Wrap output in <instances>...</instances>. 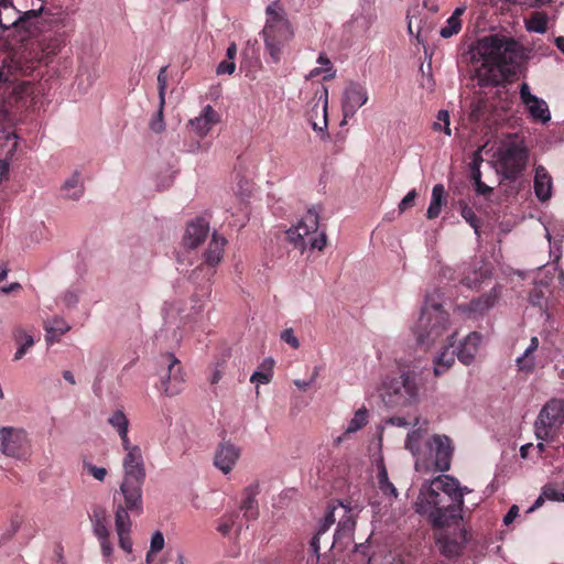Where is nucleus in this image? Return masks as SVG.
<instances>
[{
	"mask_svg": "<svg viewBox=\"0 0 564 564\" xmlns=\"http://www.w3.org/2000/svg\"><path fill=\"white\" fill-rule=\"evenodd\" d=\"M64 196L70 199H78L84 193V186L80 182L79 173L75 172L62 186Z\"/></svg>",
	"mask_w": 564,
	"mask_h": 564,
	"instance_id": "2f4dec72",
	"label": "nucleus"
},
{
	"mask_svg": "<svg viewBox=\"0 0 564 564\" xmlns=\"http://www.w3.org/2000/svg\"><path fill=\"white\" fill-rule=\"evenodd\" d=\"M209 223L198 217L194 221L189 223L184 235V243L189 248L198 247L208 236Z\"/></svg>",
	"mask_w": 564,
	"mask_h": 564,
	"instance_id": "4be33fe9",
	"label": "nucleus"
},
{
	"mask_svg": "<svg viewBox=\"0 0 564 564\" xmlns=\"http://www.w3.org/2000/svg\"><path fill=\"white\" fill-rule=\"evenodd\" d=\"M368 423V411L362 408L356 411L354 417L349 421L346 434L355 433Z\"/></svg>",
	"mask_w": 564,
	"mask_h": 564,
	"instance_id": "4c0bfd02",
	"label": "nucleus"
},
{
	"mask_svg": "<svg viewBox=\"0 0 564 564\" xmlns=\"http://www.w3.org/2000/svg\"><path fill=\"white\" fill-rule=\"evenodd\" d=\"M317 63L323 65L324 68H314L311 70V77L318 76L321 73H329L324 79H330L335 77V70L333 68L330 59L327 57L325 53H321L317 58Z\"/></svg>",
	"mask_w": 564,
	"mask_h": 564,
	"instance_id": "ea45409f",
	"label": "nucleus"
},
{
	"mask_svg": "<svg viewBox=\"0 0 564 564\" xmlns=\"http://www.w3.org/2000/svg\"><path fill=\"white\" fill-rule=\"evenodd\" d=\"M265 15V24L261 32L264 50L271 62L278 64L282 59L284 48L294 37V30L283 4L279 0L267 7Z\"/></svg>",
	"mask_w": 564,
	"mask_h": 564,
	"instance_id": "7ed1b4c3",
	"label": "nucleus"
},
{
	"mask_svg": "<svg viewBox=\"0 0 564 564\" xmlns=\"http://www.w3.org/2000/svg\"><path fill=\"white\" fill-rule=\"evenodd\" d=\"M159 365L162 368L160 376V390L166 395L178 394L184 386V376L181 361L173 354H163L160 356Z\"/></svg>",
	"mask_w": 564,
	"mask_h": 564,
	"instance_id": "9b49d317",
	"label": "nucleus"
},
{
	"mask_svg": "<svg viewBox=\"0 0 564 564\" xmlns=\"http://www.w3.org/2000/svg\"><path fill=\"white\" fill-rule=\"evenodd\" d=\"M529 150L523 141L510 140L499 149L498 162L505 178L517 180L525 170Z\"/></svg>",
	"mask_w": 564,
	"mask_h": 564,
	"instance_id": "1a4fd4ad",
	"label": "nucleus"
},
{
	"mask_svg": "<svg viewBox=\"0 0 564 564\" xmlns=\"http://www.w3.org/2000/svg\"><path fill=\"white\" fill-rule=\"evenodd\" d=\"M552 177L543 165L535 167L534 193L541 202H546L552 196Z\"/></svg>",
	"mask_w": 564,
	"mask_h": 564,
	"instance_id": "b1692460",
	"label": "nucleus"
},
{
	"mask_svg": "<svg viewBox=\"0 0 564 564\" xmlns=\"http://www.w3.org/2000/svg\"><path fill=\"white\" fill-rule=\"evenodd\" d=\"M471 178L474 181L475 191H476L477 195L486 197L492 193V191H494L492 187L486 185L481 181V172L479 170V166L476 163L471 167Z\"/></svg>",
	"mask_w": 564,
	"mask_h": 564,
	"instance_id": "e433bc0d",
	"label": "nucleus"
},
{
	"mask_svg": "<svg viewBox=\"0 0 564 564\" xmlns=\"http://www.w3.org/2000/svg\"><path fill=\"white\" fill-rule=\"evenodd\" d=\"M236 69V64L235 62L232 61H223L218 64L217 66V74L218 75H223V74H228V75H231Z\"/></svg>",
	"mask_w": 564,
	"mask_h": 564,
	"instance_id": "5fc2aeb1",
	"label": "nucleus"
},
{
	"mask_svg": "<svg viewBox=\"0 0 564 564\" xmlns=\"http://www.w3.org/2000/svg\"><path fill=\"white\" fill-rule=\"evenodd\" d=\"M319 226V214L315 207L310 208L301 218L296 226L286 231V237L295 248L305 250L311 249L323 250L326 246V234L324 231L317 234Z\"/></svg>",
	"mask_w": 564,
	"mask_h": 564,
	"instance_id": "423d86ee",
	"label": "nucleus"
},
{
	"mask_svg": "<svg viewBox=\"0 0 564 564\" xmlns=\"http://www.w3.org/2000/svg\"><path fill=\"white\" fill-rule=\"evenodd\" d=\"M89 519L93 524L94 534L99 541L101 554L105 557L111 556L113 547L110 542L109 519L106 508L95 506L89 514Z\"/></svg>",
	"mask_w": 564,
	"mask_h": 564,
	"instance_id": "4468645a",
	"label": "nucleus"
},
{
	"mask_svg": "<svg viewBox=\"0 0 564 564\" xmlns=\"http://www.w3.org/2000/svg\"><path fill=\"white\" fill-rule=\"evenodd\" d=\"M416 198V191L412 189L410 191L400 202L399 204V210L401 213L405 212L408 208L412 207L414 204V200Z\"/></svg>",
	"mask_w": 564,
	"mask_h": 564,
	"instance_id": "603ef678",
	"label": "nucleus"
},
{
	"mask_svg": "<svg viewBox=\"0 0 564 564\" xmlns=\"http://www.w3.org/2000/svg\"><path fill=\"white\" fill-rule=\"evenodd\" d=\"M465 57L474 66L471 77L480 87L498 86L517 76L523 47L512 37L494 34L479 39Z\"/></svg>",
	"mask_w": 564,
	"mask_h": 564,
	"instance_id": "f03ea898",
	"label": "nucleus"
},
{
	"mask_svg": "<svg viewBox=\"0 0 564 564\" xmlns=\"http://www.w3.org/2000/svg\"><path fill=\"white\" fill-rule=\"evenodd\" d=\"M43 12V3L37 9L21 11L14 4V0H0V26L3 30L11 28L19 32L34 35L40 31V17Z\"/></svg>",
	"mask_w": 564,
	"mask_h": 564,
	"instance_id": "0eeeda50",
	"label": "nucleus"
},
{
	"mask_svg": "<svg viewBox=\"0 0 564 564\" xmlns=\"http://www.w3.org/2000/svg\"><path fill=\"white\" fill-rule=\"evenodd\" d=\"M12 69L20 70L23 75L29 76L34 70V67H23L19 62H11L10 64L3 63L0 66V85H6L8 88L13 85L15 77Z\"/></svg>",
	"mask_w": 564,
	"mask_h": 564,
	"instance_id": "cd10ccee",
	"label": "nucleus"
},
{
	"mask_svg": "<svg viewBox=\"0 0 564 564\" xmlns=\"http://www.w3.org/2000/svg\"><path fill=\"white\" fill-rule=\"evenodd\" d=\"M498 299L499 292L494 288L489 292L484 293L477 299H473L469 303L462 305L460 307H463V311L470 317L476 318L492 308Z\"/></svg>",
	"mask_w": 564,
	"mask_h": 564,
	"instance_id": "aec40b11",
	"label": "nucleus"
},
{
	"mask_svg": "<svg viewBox=\"0 0 564 564\" xmlns=\"http://www.w3.org/2000/svg\"><path fill=\"white\" fill-rule=\"evenodd\" d=\"M70 329L67 323L63 318L55 317L50 322L45 323L46 332H54L56 335H64Z\"/></svg>",
	"mask_w": 564,
	"mask_h": 564,
	"instance_id": "79ce46f5",
	"label": "nucleus"
},
{
	"mask_svg": "<svg viewBox=\"0 0 564 564\" xmlns=\"http://www.w3.org/2000/svg\"><path fill=\"white\" fill-rule=\"evenodd\" d=\"M271 378H272V371L271 369L267 370V371H256L253 372V375L251 376L250 378V381L253 382V383H261V384H265V383H269L271 381Z\"/></svg>",
	"mask_w": 564,
	"mask_h": 564,
	"instance_id": "8fccbe9b",
	"label": "nucleus"
},
{
	"mask_svg": "<svg viewBox=\"0 0 564 564\" xmlns=\"http://www.w3.org/2000/svg\"><path fill=\"white\" fill-rule=\"evenodd\" d=\"M236 55H237V45H236V43H231L227 47L226 57H227L228 61H232L234 62Z\"/></svg>",
	"mask_w": 564,
	"mask_h": 564,
	"instance_id": "0e129e2a",
	"label": "nucleus"
},
{
	"mask_svg": "<svg viewBox=\"0 0 564 564\" xmlns=\"http://www.w3.org/2000/svg\"><path fill=\"white\" fill-rule=\"evenodd\" d=\"M464 12V7H458L455 9L452 15L446 20V24L440 31V35L442 37L449 39L462 30L460 17Z\"/></svg>",
	"mask_w": 564,
	"mask_h": 564,
	"instance_id": "c756f323",
	"label": "nucleus"
},
{
	"mask_svg": "<svg viewBox=\"0 0 564 564\" xmlns=\"http://www.w3.org/2000/svg\"><path fill=\"white\" fill-rule=\"evenodd\" d=\"M448 318L449 315L443 310L442 303L435 300L434 295H427L414 328L417 344L429 348L441 340L447 332Z\"/></svg>",
	"mask_w": 564,
	"mask_h": 564,
	"instance_id": "39448f33",
	"label": "nucleus"
},
{
	"mask_svg": "<svg viewBox=\"0 0 564 564\" xmlns=\"http://www.w3.org/2000/svg\"><path fill=\"white\" fill-rule=\"evenodd\" d=\"M456 333H452L451 335L446 336V346L445 350L440 354V356L435 360V367H434V373L435 376H441L444 371L449 369L452 365L455 362V354L457 352L455 350H449L454 346V337Z\"/></svg>",
	"mask_w": 564,
	"mask_h": 564,
	"instance_id": "a878e982",
	"label": "nucleus"
},
{
	"mask_svg": "<svg viewBox=\"0 0 564 564\" xmlns=\"http://www.w3.org/2000/svg\"><path fill=\"white\" fill-rule=\"evenodd\" d=\"M528 300L532 306H536L543 312L547 310V299L543 289L533 288L529 293Z\"/></svg>",
	"mask_w": 564,
	"mask_h": 564,
	"instance_id": "58836bf2",
	"label": "nucleus"
},
{
	"mask_svg": "<svg viewBox=\"0 0 564 564\" xmlns=\"http://www.w3.org/2000/svg\"><path fill=\"white\" fill-rule=\"evenodd\" d=\"M281 339L284 340L285 343H288L292 348H299L300 347V341L299 339L294 336L293 334V329L292 328H286L284 329L282 333H281Z\"/></svg>",
	"mask_w": 564,
	"mask_h": 564,
	"instance_id": "864d4df0",
	"label": "nucleus"
},
{
	"mask_svg": "<svg viewBox=\"0 0 564 564\" xmlns=\"http://www.w3.org/2000/svg\"><path fill=\"white\" fill-rule=\"evenodd\" d=\"M259 492V482H253L243 489L240 510L243 512V519L247 522L253 521L259 517V506L256 499Z\"/></svg>",
	"mask_w": 564,
	"mask_h": 564,
	"instance_id": "5701e85b",
	"label": "nucleus"
},
{
	"mask_svg": "<svg viewBox=\"0 0 564 564\" xmlns=\"http://www.w3.org/2000/svg\"><path fill=\"white\" fill-rule=\"evenodd\" d=\"M238 517L239 514L236 512L225 516L218 525V531L224 535L228 534L235 528Z\"/></svg>",
	"mask_w": 564,
	"mask_h": 564,
	"instance_id": "37998d69",
	"label": "nucleus"
},
{
	"mask_svg": "<svg viewBox=\"0 0 564 564\" xmlns=\"http://www.w3.org/2000/svg\"><path fill=\"white\" fill-rule=\"evenodd\" d=\"M530 32L545 33L547 30V17L544 12H533L525 22Z\"/></svg>",
	"mask_w": 564,
	"mask_h": 564,
	"instance_id": "72a5a7b5",
	"label": "nucleus"
},
{
	"mask_svg": "<svg viewBox=\"0 0 564 564\" xmlns=\"http://www.w3.org/2000/svg\"><path fill=\"white\" fill-rule=\"evenodd\" d=\"M226 239L221 236H218L216 232L213 234V238L208 245L207 250L204 253V262L198 265L196 269L192 271L189 274V280L194 283L198 282L202 279L207 283L210 282L212 278L215 274V268L223 260L224 248L226 245Z\"/></svg>",
	"mask_w": 564,
	"mask_h": 564,
	"instance_id": "f8f14e48",
	"label": "nucleus"
},
{
	"mask_svg": "<svg viewBox=\"0 0 564 564\" xmlns=\"http://www.w3.org/2000/svg\"><path fill=\"white\" fill-rule=\"evenodd\" d=\"M437 120L440 122L444 123V132L447 135H451L452 134V130H451V127H449V113H448V111L447 110H440L438 113H437Z\"/></svg>",
	"mask_w": 564,
	"mask_h": 564,
	"instance_id": "6e6d98bb",
	"label": "nucleus"
},
{
	"mask_svg": "<svg viewBox=\"0 0 564 564\" xmlns=\"http://www.w3.org/2000/svg\"><path fill=\"white\" fill-rule=\"evenodd\" d=\"M115 527L119 540V546L127 553L132 551V541L130 538L132 522L129 516L127 503L115 502Z\"/></svg>",
	"mask_w": 564,
	"mask_h": 564,
	"instance_id": "dca6fc26",
	"label": "nucleus"
},
{
	"mask_svg": "<svg viewBox=\"0 0 564 564\" xmlns=\"http://www.w3.org/2000/svg\"><path fill=\"white\" fill-rule=\"evenodd\" d=\"M377 482L379 490L389 499L390 502L398 497V490L389 480L388 471L383 462L378 465Z\"/></svg>",
	"mask_w": 564,
	"mask_h": 564,
	"instance_id": "c85d7f7f",
	"label": "nucleus"
},
{
	"mask_svg": "<svg viewBox=\"0 0 564 564\" xmlns=\"http://www.w3.org/2000/svg\"><path fill=\"white\" fill-rule=\"evenodd\" d=\"M388 423H390L391 425H394V426H400V427L409 425L406 420L402 416H392L388 420Z\"/></svg>",
	"mask_w": 564,
	"mask_h": 564,
	"instance_id": "e2e57ef3",
	"label": "nucleus"
},
{
	"mask_svg": "<svg viewBox=\"0 0 564 564\" xmlns=\"http://www.w3.org/2000/svg\"><path fill=\"white\" fill-rule=\"evenodd\" d=\"M240 454V447L230 442H223L216 449L214 465L224 474H229L239 459Z\"/></svg>",
	"mask_w": 564,
	"mask_h": 564,
	"instance_id": "a211bd4d",
	"label": "nucleus"
},
{
	"mask_svg": "<svg viewBox=\"0 0 564 564\" xmlns=\"http://www.w3.org/2000/svg\"><path fill=\"white\" fill-rule=\"evenodd\" d=\"M480 341V334L473 332L460 344L457 350V357L464 365L468 366L474 361Z\"/></svg>",
	"mask_w": 564,
	"mask_h": 564,
	"instance_id": "393cba45",
	"label": "nucleus"
},
{
	"mask_svg": "<svg viewBox=\"0 0 564 564\" xmlns=\"http://www.w3.org/2000/svg\"><path fill=\"white\" fill-rule=\"evenodd\" d=\"M519 513V508L512 506L503 518L505 524H510Z\"/></svg>",
	"mask_w": 564,
	"mask_h": 564,
	"instance_id": "bf43d9fd",
	"label": "nucleus"
},
{
	"mask_svg": "<svg viewBox=\"0 0 564 564\" xmlns=\"http://www.w3.org/2000/svg\"><path fill=\"white\" fill-rule=\"evenodd\" d=\"M516 365L519 372H522L524 375L533 373L536 366L534 354L524 350V352L517 358Z\"/></svg>",
	"mask_w": 564,
	"mask_h": 564,
	"instance_id": "c9c22d12",
	"label": "nucleus"
},
{
	"mask_svg": "<svg viewBox=\"0 0 564 564\" xmlns=\"http://www.w3.org/2000/svg\"><path fill=\"white\" fill-rule=\"evenodd\" d=\"M85 468L97 480L102 481L107 476V469L104 467H97L90 463H85Z\"/></svg>",
	"mask_w": 564,
	"mask_h": 564,
	"instance_id": "09e8293b",
	"label": "nucleus"
},
{
	"mask_svg": "<svg viewBox=\"0 0 564 564\" xmlns=\"http://www.w3.org/2000/svg\"><path fill=\"white\" fill-rule=\"evenodd\" d=\"M520 98L533 121L546 123L551 120V112L546 101L532 95L527 83H522L520 86Z\"/></svg>",
	"mask_w": 564,
	"mask_h": 564,
	"instance_id": "2eb2a0df",
	"label": "nucleus"
},
{
	"mask_svg": "<svg viewBox=\"0 0 564 564\" xmlns=\"http://www.w3.org/2000/svg\"><path fill=\"white\" fill-rule=\"evenodd\" d=\"M322 535L323 534H319V531H317L310 542V547L316 555L319 554V539Z\"/></svg>",
	"mask_w": 564,
	"mask_h": 564,
	"instance_id": "13d9d810",
	"label": "nucleus"
},
{
	"mask_svg": "<svg viewBox=\"0 0 564 564\" xmlns=\"http://www.w3.org/2000/svg\"><path fill=\"white\" fill-rule=\"evenodd\" d=\"M419 387L413 371H405L395 377H388L381 389L383 401L391 405H404L414 401Z\"/></svg>",
	"mask_w": 564,
	"mask_h": 564,
	"instance_id": "6e6552de",
	"label": "nucleus"
},
{
	"mask_svg": "<svg viewBox=\"0 0 564 564\" xmlns=\"http://www.w3.org/2000/svg\"><path fill=\"white\" fill-rule=\"evenodd\" d=\"M30 446L25 430L12 426L0 429V449L6 456L24 459L30 454Z\"/></svg>",
	"mask_w": 564,
	"mask_h": 564,
	"instance_id": "ddd939ff",
	"label": "nucleus"
},
{
	"mask_svg": "<svg viewBox=\"0 0 564 564\" xmlns=\"http://www.w3.org/2000/svg\"><path fill=\"white\" fill-rule=\"evenodd\" d=\"M128 431H129V429L121 430L118 432V434L121 438L122 447L126 452L130 451L131 448H133L135 446L130 443V440L128 437Z\"/></svg>",
	"mask_w": 564,
	"mask_h": 564,
	"instance_id": "4d7b16f0",
	"label": "nucleus"
},
{
	"mask_svg": "<svg viewBox=\"0 0 564 564\" xmlns=\"http://www.w3.org/2000/svg\"><path fill=\"white\" fill-rule=\"evenodd\" d=\"M108 423L117 430V432L121 430L129 429V420L126 414L121 410L115 411L111 416L108 419Z\"/></svg>",
	"mask_w": 564,
	"mask_h": 564,
	"instance_id": "a19ab883",
	"label": "nucleus"
},
{
	"mask_svg": "<svg viewBox=\"0 0 564 564\" xmlns=\"http://www.w3.org/2000/svg\"><path fill=\"white\" fill-rule=\"evenodd\" d=\"M564 424V402L552 399L540 411L534 424L535 436L542 441L554 440Z\"/></svg>",
	"mask_w": 564,
	"mask_h": 564,
	"instance_id": "9d476101",
	"label": "nucleus"
},
{
	"mask_svg": "<svg viewBox=\"0 0 564 564\" xmlns=\"http://www.w3.org/2000/svg\"><path fill=\"white\" fill-rule=\"evenodd\" d=\"M150 128H151L152 131H154L156 133H160V132H162L164 130L165 123H164V120H163V107L159 108L155 117L151 120Z\"/></svg>",
	"mask_w": 564,
	"mask_h": 564,
	"instance_id": "49530a36",
	"label": "nucleus"
},
{
	"mask_svg": "<svg viewBox=\"0 0 564 564\" xmlns=\"http://www.w3.org/2000/svg\"><path fill=\"white\" fill-rule=\"evenodd\" d=\"M123 469L124 476L118 495L123 497V501L132 513L141 514L143 510L142 485L145 479V469L139 446L127 451L123 458ZM113 501L117 502V494L113 496Z\"/></svg>",
	"mask_w": 564,
	"mask_h": 564,
	"instance_id": "20e7f679",
	"label": "nucleus"
},
{
	"mask_svg": "<svg viewBox=\"0 0 564 564\" xmlns=\"http://www.w3.org/2000/svg\"><path fill=\"white\" fill-rule=\"evenodd\" d=\"M166 69L167 66H163L158 74L159 95L161 101V108L164 107V91L166 88Z\"/></svg>",
	"mask_w": 564,
	"mask_h": 564,
	"instance_id": "c03bdc74",
	"label": "nucleus"
},
{
	"mask_svg": "<svg viewBox=\"0 0 564 564\" xmlns=\"http://www.w3.org/2000/svg\"><path fill=\"white\" fill-rule=\"evenodd\" d=\"M555 45L562 53H564V36L555 37Z\"/></svg>",
	"mask_w": 564,
	"mask_h": 564,
	"instance_id": "774afa93",
	"label": "nucleus"
},
{
	"mask_svg": "<svg viewBox=\"0 0 564 564\" xmlns=\"http://www.w3.org/2000/svg\"><path fill=\"white\" fill-rule=\"evenodd\" d=\"M164 547V536L160 531H156L151 539L150 551L158 553Z\"/></svg>",
	"mask_w": 564,
	"mask_h": 564,
	"instance_id": "3c124183",
	"label": "nucleus"
},
{
	"mask_svg": "<svg viewBox=\"0 0 564 564\" xmlns=\"http://www.w3.org/2000/svg\"><path fill=\"white\" fill-rule=\"evenodd\" d=\"M340 508L344 510V516L340 518L336 531L334 533L335 541H341L344 539H349L356 527L355 517L351 514V510L346 506L340 503Z\"/></svg>",
	"mask_w": 564,
	"mask_h": 564,
	"instance_id": "bb28decb",
	"label": "nucleus"
},
{
	"mask_svg": "<svg viewBox=\"0 0 564 564\" xmlns=\"http://www.w3.org/2000/svg\"><path fill=\"white\" fill-rule=\"evenodd\" d=\"M10 164L7 160H0V182L8 178Z\"/></svg>",
	"mask_w": 564,
	"mask_h": 564,
	"instance_id": "052dcab7",
	"label": "nucleus"
},
{
	"mask_svg": "<svg viewBox=\"0 0 564 564\" xmlns=\"http://www.w3.org/2000/svg\"><path fill=\"white\" fill-rule=\"evenodd\" d=\"M62 335H56L53 330L46 332L45 339L47 344L53 345L54 343L58 341Z\"/></svg>",
	"mask_w": 564,
	"mask_h": 564,
	"instance_id": "338daca9",
	"label": "nucleus"
},
{
	"mask_svg": "<svg viewBox=\"0 0 564 564\" xmlns=\"http://www.w3.org/2000/svg\"><path fill=\"white\" fill-rule=\"evenodd\" d=\"M335 521H336L335 508H333V509L328 510L323 522L321 523V525L317 530V531H319V534H324L325 532H327L329 530V528L335 523Z\"/></svg>",
	"mask_w": 564,
	"mask_h": 564,
	"instance_id": "de8ad7c7",
	"label": "nucleus"
},
{
	"mask_svg": "<svg viewBox=\"0 0 564 564\" xmlns=\"http://www.w3.org/2000/svg\"><path fill=\"white\" fill-rule=\"evenodd\" d=\"M368 100L367 90L357 83H351L344 93L343 112L344 117H352L357 109L364 106Z\"/></svg>",
	"mask_w": 564,
	"mask_h": 564,
	"instance_id": "6ab92c4d",
	"label": "nucleus"
},
{
	"mask_svg": "<svg viewBox=\"0 0 564 564\" xmlns=\"http://www.w3.org/2000/svg\"><path fill=\"white\" fill-rule=\"evenodd\" d=\"M219 120L220 117L218 112L210 105H207L203 108L198 117L189 120V126L198 137L204 138Z\"/></svg>",
	"mask_w": 564,
	"mask_h": 564,
	"instance_id": "412c9836",
	"label": "nucleus"
},
{
	"mask_svg": "<svg viewBox=\"0 0 564 564\" xmlns=\"http://www.w3.org/2000/svg\"><path fill=\"white\" fill-rule=\"evenodd\" d=\"M543 496L547 500L564 501V494L558 491L554 486L546 485L543 487Z\"/></svg>",
	"mask_w": 564,
	"mask_h": 564,
	"instance_id": "a18cd8bd",
	"label": "nucleus"
},
{
	"mask_svg": "<svg viewBox=\"0 0 564 564\" xmlns=\"http://www.w3.org/2000/svg\"><path fill=\"white\" fill-rule=\"evenodd\" d=\"M432 445L435 470L442 473L449 470L454 452L452 440L446 435H434Z\"/></svg>",
	"mask_w": 564,
	"mask_h": 564,
	"instance_id": "f3484780",
	"label": "nucleus"
},
{
	"mask_svg": "<svg viewBox=\"0 0 564 564\" xmlns=\"http://www.w3.org/2000/svg\"><path fill=\"white\" fill-rule=\"evenodd\" d=\"M464 490L449 475H440L424 482L415 502V510L425 517L434 529L440 553L455 558L463 553L467 532L463 525Z\"/></svg>",
	"mask_w": 564,
	"mask_h": 564,
	"instance_id": "f257e3e1",
	"label": "nucleus"
},
{
	"mask_svg": "<svg viewBox=\"0 0 564 564\" xmlns=\"http://www.w3.org/2000/svg\"><path fill=\"white\" fill-rule=\"evenodd\" d=\"M445 194V188L443 184H436L432 189V199L430 203V206L426 212V217L429 219H435L440 216L442 205H443V198Z\"/></svg>",
	"mask_w": 564,
	"mask_h": 564,
	"instance_id": "7c9ffc66",
	"label": "nucleus"
},
{
	"mask_svg": "<svg viewBox=\"0 0 564 564\" xmlns=\"http://www.w3.org/2000/svg\"><path fill=\"white\" fill-rule=\"evenodd\" d=\"M458 209H459V213H460L462 217L465 219V221L467 224H469V226L471 228H474V230H475V232L477 235H479V229H480V226H481V221L477 217V215L475 214L473 208L465 200H459L458 202Z\"/></svg>",
	"mask_w": 564,
	"mask_h": 564,
	"instance_id": "f704fd0d",
	"label": "nucleus"
},
{
	"mask_svg": "<svg viewBox=\"0 0 564 564\" xmlns=\"http://www.w3.org/2000/svg\"><path fill=\"white\" fill-rule=\"evenodd\" d=\"M17 339H18V341H19L20 344H22L23 346H25L28 349H29L30 347H32V346H33V344H34V340H33L32 336H31V335H28V334H22V335H21V336H19Z\"/></svg>",
	"mask_w": 564,
	"mask_h": 564,
	"instance_id": "680f3d73",
	"label": "nucleus"
},
{
	"mask_svg": "<svg viewBox=\"0 0 564 564\" xmlns=\"http://www.w3.org/2000/svg\"><path fill=\"white\" fill-rule=\"evenodd\" d=\"M538 348H539V338L536 336H533L530 340V345L528 346V348L525 350L529 352L535 354Z\"/></svg>",
	"mask_w": 564,
	"mask_h": 564,
	"instance_id": "69168bd1",
	"label": "nucleus"
},
{
	"mask_svg": "<svg viewBox=\"0 0 564 564\" xmlns=\"http://www.w3.org/2000/svg\"><path fill=\"white\" fill-rule=\"evenodd\" d=\"M23 523L22 516L14 513L10 517L9 523L0 535V545L7 544L20 530Z\"/></svg>",
	"mask_w": 564,
	"mask_h": 564,
	"instance_id": "473e14b6",
	"label": "nucleus"
}]
</instances>
